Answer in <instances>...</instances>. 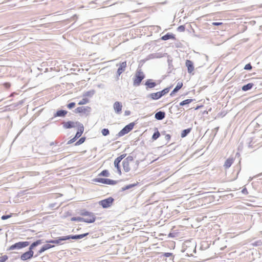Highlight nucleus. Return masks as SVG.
I'll return each instance as SVG.
<instances>
[{
	"label": "nucleus",
	"instance_id": "obj_1",
	"mask_svg": "<svg viewBox=\"0 0 262 262\" xmlns=\"http://www.w3.org/2000/svg\"><path fill=\"white\" fill-rule=\"evenodd\" d=\"M145 78V75L141 69H138L136 72L134 77L133 85L134 86H139L141 84L142 80Z\"/></svg>",
	"mask_w": 262,
	"mask_h": 262
},
{
	"label": "nucleus",
	"instance_id": "obj_2",
	"mask_svg": "<svg viewBox=\"0 0 262 262\" xmlns=\"http://www.w3.org/2000/svg\"><path fill=\"white\" fill-rule=\"evenodd\" d=\"M30 243L28 241L19 242L12 245L8 249V250H19L26 247L29 245Z\"/></svg>",
	"mask_w": 262,
	"mask_h": 262
},
{
	"label": "nucleus",
	"instance_id": "obj_3",
	"mask_svg": "<svg viewBox=\"0 0 262 262\" xmlns=\"http://www.w3.org/2000/svg\"><path fill=\"white\" fill-rule=\"evenodd\" d=\"M135 125V123L134 122H131L126 125L118 133L117 136L118 137H122L127 134L133 129Z\"/></svg>",
	"mask_w": 262,
	"mask_h": 262
},
{
	"label": "nucleus",
	"instance_id": "obj_4",
	"mask_svg": "<svg viewBox=\"0 0 262 262\" xmlns=\"http://www.w3.org/2000/svg\"><path fill=\"white\" fill-rule=\"evenodd\" d=\"M94 182H98L107 185H115L117 183L118 181L111 180L107 178H97L93 180Z\"/></svg>",
	"mask_w": 262,
	"mask_h": 262
},
{
	"label": "nucleus",
	"instance_id": "obj_5",
	"mask_svg": "<svg viewBox=\"0 0 262 262\" xmlns=\"http://www.w3.org/2000/svg\"><path fill=\"white\" fill-rule=\"evenodd\" d=\"M114 201V199L112 197H109L99 201V204L103 208H107L112 205Z\"/></svg>",
	"mask_w": 262,
	"mask_h": 262
},
{
	"label": "nucleus",
	"instance_id": "obj_6",
	"mask_svg": "<svg viewBox=\"0 0 262 262\" xmlns=\"http://www.w3.org/2000/svg\"><path fill=\"white\" fill-rule=\"evenodd\" d=\"M91 111V108L89 106H80L74 110L75 113H83L88 115Z\"/></svg>",
	"mask_w": 262,
	"mask_h": 262
},
{
	"label": "nucleus",
	"instance_id": "obj_7",
	"mask_svg": "<svg viewBox=\"0 0 262 262\" xmlns=\"http://www.w3.org/2000/svg\"><path fill=\"white\" fill-rule=\"evenodd\" d=\"M34 254V252L33 250H31L29 249V250L25 253H24L21 256H20V259L22 260H27L28 259H31L33 256Z\"/></svg>",
	"mask_w": 262,
	"mask_h": 262
},
{
	"label": "nucleus",
	"instance_id": "obj_8",
	"mask_svg": "<svg viewBox=\"0 0 262 262\" xmlns=\"http://www.w3.org/2000/svg\"><path fill=\"white\" fill-rule=\"evenodd\" d=\"M116 66H119V67L117 70V77H119L123 72L125 71L126 66H127L126 61H125L122 62L120 63L119 64H117Z\"/></svg>",
	"mask_w": 262,
	"mask_h": 262
},
{
	"label": "nucleus",
	"instance_id": "obj_9",
	"mask_svg": "<svg viewBox=\"0 0 262 262\" xmlns=\"http://www.w3.org/2000/svg\"><path fill=\"white\" fill-rule=\"evenodd\" d=\"M66 240H68V236L58 237L56 239H51L48 241H47V243L61 245V242Z\"/></svg>",
	"mask_w": 262,
	"mask_h": 262
},
{
	"label": "nucleus",
	"instance_id": "obj_10",
	"mask_svg": "<svg viewBox=\"0 0 262 262\" xmlns=\"http://www.w3.org/2000/svg\"><path fill=\"white\" fill-rule=\"evenodd\" d=\"M78 121L73 122L71 121H69L68 122H63V127L65 129H69L71 128L75 127L77 126V123Z\"/></svg>",
	"mask_w": 262,
	"mask_h": 262
},
{
	"label": "nucleus",
	"instance_id": "obj_11",
	"mask_svg": "<svg viewBox=\"0 0 262 262\" xmlns=\"http://www.w3.org/2000/svg\"><path fill=\"white\" fill-rule=\"evenodd\" d=\"M113 108L117 114H120L122 112V103L119 101L115 102L113 104Z\"/></svg>",
	"mask_w": 262,
	"mask_h": 262
},
{
	"label": "nucleus",
	"instance_id": "obj_12",
	"mask_svg": "<svg viewBox=\"0 0 262 262\" xmlns=\"http://www.w3.org/2000/svg\"><path fill=\"white\" fill-rule=\"evenodd\" d=\"M71 221H78V222H83L87 223H93L94 222V220L93 218L92 220H88L87 219H84L81 217H72L71 219Z\"/></svg>",
	"mask_w": 262,
	"mask_h": 262
},
{
	"label": "nucleus",
	"instance_id": "obj_13",
	"mask_svg": "<svg viewBox=\"0 0 262 262\" xmlns=\"http://www.w3.org/2000/svg\"><path fill=\"white\" fill-rule=\"evenodd\" d=\"M78 127V130L75 136V137L78 139L82 134L84 131V126L83 125L80 123L78 122L77 123V126H76Z\"/></svg>",
	"mask_w": 262,
	"mask_h": 262
},
{
	"label": "nucleus",
	"instance_id": "obj_14",
	"mask_svg": "<svg viewBox=\"0 0 262 262\" xmlns=\"http://www.w3.org/2000/svg\"><path fill=\"white\" fill-rule=\"evenodd\" d=\"M80 214L82 216H88L90 217L89 220H92L93 218L94 220V222L96 220V216H95L94 213L93 212L88 211L85 210H81V211L80 212ZM86 219L88 220H89L88 218H86Z\"/></svg>",
	"mask_w": 262,
	"mask_h": 262
},
{
	"label": "nucleus",
	"instance_id": "obj_15",
	"mask_svg": "<svg viewBox=\"0 0 262 262\" xmlns=\"http://www.w3.org/2000/svg\"><path fill=\"white\" fill-rule=\"evenodd\" d=\"M89 234V233L88 232H87V233H85L81 234L69 235H67V236H68V239H81V238H82L86 236Z\"/></svg>",
	"mask_w": 262,
	"mask_h": 262
},
{
	"label": "nucleus",
	"instance_id": "obj_16",
	"mask_svg": "<svg viewBox=\"0 0 262 262\" xmlns=\"http://www.w3.org/2000/svg\"><path fill=\"white\" fill-rule=\"evenodd\" d=\"M185 64L187 68L188 72L191 73L194 70L193 62L190 60H186Z\"/></svg>",
	"mask_w": 262,
	"mask_h": 262
},
{
	"label": "nucleus",
	"instance_id": "obj_17",
	"mask_svg": "<svg viewBox=\"0 0 262 262\" xmlns=\"http://www.w3.org/2000/svg\"><path fill=\"white\" fill-rule=\"evenodd\" d=\"M145 85L146 86V90H148V89L155 88L157 85V84L155 82L153 81L152 79H147L145 83Z\"/></svg>",
	"mask_w": 262,
	"mask_h": 262
},
{
	"label": "nucleus",
	"instance_id": "obj_18",
	"mask_svg": "<svg viewBox=\"0 0 262 262\" xmlns=\"http://www.w3.org/2000/svg\"><path fill=\"white\" fill-rule=\"evenodd\" d=\"M165 113L163 111H159L155 115V118L158 120H162L165 117Z\"/></svg>",
	"mask_w": 262,
	"mask_h": 262
},
{
	"label": "nucleus",
	"instance_id": "obj_19",
	"mask_svg": "<svg viewBox=\"0 0 262 262\" xmlns=\"http://www.w3.org/2000/svg\"><path fill=\"white\" fill-rule=\"evenodd\" d=\"M165 257H168L169 258V260H173L174 258V255L172 253L170 252L161 253L160 258L164 259Z\"/></svg>",
	"mask_w": 262,
	"mask_h": 262
},
{
	"label": "nucleus",
	"instance_id": "obj_20",
	"mask_svg": "<svg viewBox=\"0 0 262 262\" xmlns=\"http://www.w3.org/2000/svg\"><path fill=\"white\" fill-rule=\"evenodd\" d=\"M147 98H150L152 100H158L161 98V96L159 92L156 93H153L149 94L147 96Z\"/></svg>",
	"mask_w": 262,
	"mask_h": 262
},
{
	"label": "nucleus",
	"instance_id": "obj_21",
	"mask_svg": "<svg viewBox=\"0 0 262 262\" xmlns=\"http://www.w3.org/2000/svg\"><path fill=\"white\" fill-rule=\"evenodd\" d=\"M169 39H172L173 40L176 39L175 35L171 33H167L166 34L163 35L161 37V39L163 40H167Z\"/></svg>",
	"mask_w": 262,
	"mask_h": 262
},
{
	"label": "nucleus",
	"instance_id": "obj_22",
	"mask_svg": "<svg viewBox=\"0 0 262 262\" xmlns=\"http://www.w3.org/2000/svg\"><path fill=\"white\" fill-rule=\"evenodd\" d=\"M67 113H68V112L67 111L63 110H58L56 112V113L55 114H54V117H63L67 114Z\"/></svg>",
	"mask_w": 262,
	"mask_h": 262
},
{
	"label": "nucleus",
	"instance_id": "obj_23",
	"mask_svg": "<svg viewBox=\"0 0 262 262\" xmlns=\"http://www.w3.org/2000/svg\"><path fill=\"white\" fill-rule=\"evenodd\" d=\"M233 161H234V160L233 158H229L227 159L224 163V167L225 168H229L232 164Z\"/></svg>",
	"mask_w": 262,
	"mask_h": 262
},
{
	"label": "nucleus",
	"instance_id": "obj_24",
	"mask_svg": "<svg viewBox=\"0 0 262 262\" xmlns=\"http://www.w3.org/2000/svg\"><path fill=\"white\" fill-rule=\"evenodd\" d=\"M42 240L41 239H38V240H37L36 241L32 243L31 245L29 247V249L31 250H33V249L37 247V246H38L39 245H40L41 244H42Z\"/></svg>",
	"mask_w": 262,
	"mask_h": 262
},
{
	"label": "nucleus",
	"instance_id": "obj_25",
	"mask_svg": "<svg viewBox=\"0 0 262 262\" xmlns=\"http://www.w3.org/2000/svg\"><path fill=\"white\" fill-rule=\"evenodd\" d=\"M253 86H254L253 83H247V84L244 85L242 88V90L243 91L246 92V91L251 90Z\"/></svg>",
	"mask_w": 262,
	"mask_h": 262
},
{
	"label": "nucleus",
	"instance_id": "obj_26",
	"mask_svg": "<svg viewBox=\"0 0 262 262\" xmlns=\"http://www.w3.org/2000/svg\"><path fill=\"white\" fill-rule=\"evenodd\" d=\"M122 165H123V169L125 172H128L130 171V168L129 164L128 162H126L125 161H123Z\"/></svg>",
	"mask_w": 262,
	"mask_h": 262
},
{
	"label": "nucleus",
	"instance_id": "obj_27",
	"mask_svg": "<svg viewBox=\"0 0 262 262\" xmlns=\"http://www.w3.org/2000/svg\"><path fill=\"white\" fill-rule=\"evenodd\" d=\"M138 183L137 182L136 183H134V184H129V185H127L124 187H123L122 188H121V191H125L126 190H128V189H131L133 187H134L135 186H137L138 185Z\"/></svg>",
	"mask_w": 262,
	"mask_h": 262
},
{
	"label": "nucleus",
	"instance_id": "obj_28",
	"mask_svg": "<svg viewBox=\"0 0 262 262\" xmlns=\"http://www.w3.org/2000/svg\"><path fill=\"white\" fill-rule=\"evenodd\" d=\"M191 129L192 128H188L187 129H184L181 133V137L182 138L186 137L190 133Z\"/></svg>",
	"mask_w": 262,
	"mask_h": 262
},
{
	"label": "nucleus",
	"instance_id": "obj_29",
	"mask_svg": "<svg viewBox=\"0 0 262 262\" xmlns=\"http://www.w3.org/2000/svg\"><path fill=\"white\" fill-rule=\"evenodd\" d=\"M193 100H194V99H186V100H183L182 102H181L180 103L179 105L180 106H184V105H185L190 103Z\"/></svg>",
	"mask_w": 262,
	"mask_h": 262
},
{
	"label": "nucleus",
	"instance_id": "obj_30",
	"mask_svg": "<svg viewBox=\"0 0 262 262\" xmlns=\"http://www.w3.org/2000/svg\"><path fill=\"white\" fill-rule=\"evenodd\" d=\"M155 130L156 131L155 132L152 136V139L153 140H157L160 136V133L158 131V128H156Z\"/></svg>",
	"mask_w": 262,
	"mask_h": 262
},
{
	"label": "nucleus",
	"instance_id": "obj_31",
	"mask_svg": "<svg viewBox=\"0 0 262 262\" xmlns=\"http://www.w3.org/2000/svg\"><path fill=\"white\" fill-rule=\"evenodd\" d=\"M120 163V162H117V161H116L115 160L114 161V166L117 168V171H118V173L120 175H121V168H120V165H119Z\"/></svg>",
	"mask_w": 262,
	"mask_h": 262
},
{
	"label": "nucleus",
	"instance_id": "obj_32",
	"mask_svg": "<svg viewBox=\"0 0 262 262\" xmlns=\"http://www.w3.org/2000/svg\"><path fill=\"white\" fill-rule=\"evenodd\" d=\"M170 88L171 87L166 88L163 89V90L159 91V93H160V94L161 97L162 96H163L164 95H166V94H167L169 92Z\"/></svg>",
	"mask_w": 262,
	"mask_h": 262
},
{
	"label": "nucleus",
	"instance_id": "obj_33",
	"mask_svg": "<svg viewBox=\"0 0 262 262\" xmlns=\"http://www.w3.org/2000/svg\"><path fill=\"white\" fill-rule=\"evenodd\" d=\"M98 176L108 177L110 176L109 171L106 169L103 170L98 174Z\"/></svg>",
	"mask_w": 262,
	"mask_h": 262
},
{
	"label": "nucleus",
	"instance_id": "obj_34",
	"mask_svg": "<svg viewBox=\"0 0 262 262\" xmlns=\"http://www.w3.org/2000/svg\"><path fill=\"white\" fill-rule=\"evenodd\" d=\"M85 140V137H81V138H80L79 139L78 141H77L75 143V146H78V145H79L81 144H82Z\"/></svg>",
	"mask_w": 262,
	"mask_h": 262
},
{
	"label": "nucleus",
	"instance_id": "obj_35",
	"mask_svg": "<svg viewBox=\"0 0 262 262\" xmlns=\"http://www.w3.org/2000/svg\"><path fill=\"white\" fill-rule=\"evenodd\" d=\"M94 93L95 91L94 90L87 91L83 94V96L86 97H91L94 94Z\"/></svg>",
	"mask_w": 262,
	"mask_h": 262
},
{
	"label": "nucleus",
	"instance_id": "obj_36",
	"mask_svg": "<svg viewBox=\"0 0 262 262\" xmlns=\"http://www.w3.org/2000/svg\"><path fill=\"white\" fill-rule=\"evenodd\" d=\"M183 86L182 82H178L176 85V86L174 88V91H176L177 93L179 91L180 89H181V88Z\"/></svg>",
	"mask_w": 262,
	"mask_h": 262
},
{
	"label": "nucleus",
	"instance_id": "obj_37",
	"mask_svg": "<svg viewBox=\"0 0 262 262\" xmlns=\"http://www.w3.org/2000/svg\"><path fill=\"white\" fill-rule=\"evenodd\" d=\"M89 102V99L88 98H83L81 100H80L78 104V105H83L88 103Z\"/></svg>",
	"mask_w": 262,
	"mask_h": 262
},
{
	"label": "nucleus",
	"instance_id": "obj_38",
	"mask_svg": "<svg viewBox=\"0 0 262 262\" xmlns=\"http://www.w3.org/2000/svg\"><path fill=\"white\" fill-rule=\"evenodd\" d=\"M101 133L104 136H106L109 135L110 131L107 128H103L101 130Z\"/></svg>",
	"mask_w": 262,
	"mask_h": 262
},
{
	"label": "nucleus",
	"instance_id": "obj_39",
	"mask_svg": "<svg viewBox=\"0 0 262 262\" xmlns=\"http://www.w3.org/2000/svg\"><path fill=\"white\" fill-rule=\"evenodd\" d=\"M53 247H54V245H52L49 244H47L44 245L42 247L46 251V250H48L51 248H53Z\"/></svg>",
	"mask_w": 262,
	"mask_h": 262
},
{
	"label": "nucleus",
	"instance_id": "obj_40",
	"mask_svg": "<svg viewBox=\"0 0 262 262\" xmlns=\"http://www.w3.org/2000/svg\"><path fill=\"white\" fill-rule=\"evenodd\" d=\"M185 30V27L184 25H181L177 28V31L180 32H184Z\"/></svg>",
	"mask_w": 262,
	"mask_h": 262
},
{
	"label": "nucleus",
	"instance_id": "obj_41",
	"mask_svg": "<svg viewBox=\"0 0 262 262\" xmlns=\"http://www.w3.org/2000/svg\"><path fill=\"white\" fill-rule=\"evenodd\" d=\"M8 257L6 255L2 256V257H0V262H5L8 259Z\"/></svg>",
	"mask_w": 262,
	"mask_h": 262
},
{
	"label": "nucleus",
	"instance_id": "obj_42",
	"mask_svg": "<svg viewBox=\"0 0 262 262\" xmlns=\"http://www.w3.org/2000/svg\"><path fill=\"white\" fill-rule=\"evenodd\" d=\"M134 160L133 157L131 156H128L126 159H125L123 161H125L127 162H132Z\"/></svg>",
	"mask_w": 262,
	"mask_h": 262
},
{
	"label": "nucleus",
	"instance_id": "obj_43",
	"mask_svg": "<svg viewBox=\"0 0 262 262\" xmlns=\"http://www.w3.org/2000/svg\"><path fill=\"white\" fill-rule=\"evenodd\" d=\"M12 216V214H6V215H3L2 217H1V219L2 220H7L8 219H9L10 217H11Z\"/></svg>",
	"mask_w": 262,
	"mask_h": 262
},
{
	"label": "nucleus",
	"instance_id": "obj_44",
	"mask_svg": "<svg viewBox=\"0 0 262 262\" xmlns=\"http://www.w3.org/2000/svg\"><path fill=\"white\" fill-rule=\"evenodd\" d=\"M252 67L250 63H249L246 64L244 67V69L246 70H250L252 69Z\"/></svg>",
	"mask_w": 262,
	"mask_h": 262
},
{
	"label": "nucleus",
	"instance_id": "obj_45",
	"mask_svg": "<svg viewBox=\"0 0 262 262\" xmlns=\"http://www.w3.org/2000/svg\"><path fill=\"white\" fill-rule=\"evenodd\" d=\"M126 155H122L120 156L117 157L115 160L117 161V162H121V160L125 157Z\"/></svg>",
	"mask_w": 262,
	"mask_h": 262
},
{
	"label": "nucleus",
	"instance_id": "obj_46",
	"mask_svg": "<svg viewBox=\"0 0 262 262\" xmlns=\"http://www.w3.org/2000/svg\"><path fill=\"white\" fill-rule=\"evenodd\" d=\"M126 155H122L120 156L117 157L115 160L117 161V162H121V160L125 157Z\"/></svg>",
	"mask_w": 262,
	"mask_h": 262
},
{
	"label": "nucleus",
	"instance_id": "obj_47",
	"mask_svg": "<svg viewBox=\"0 0 262 262\" xmlns=\"http://www.w3.org/2000/svg\"><path fill=\"white\" fill-rule=\"evenodd\" d=\"M45 250L43 249L42 247L38 251L37 253L34 256L35 257H37L39 256L41 253L45 252Z\"/></svg>",
	"mask_w": 262,
	"mask_h": 262
},
{
	"label": "nucleus",
	"instance_id": "obj_48",
	"mask_svg": "<svg viewBox=\"0 0 262 262\" xmlns=\"http://www.w3.org/2000/svg\"><path fill=\"white\" fill-rule=\"evenodd\" d=\"M75 106V102H71L68 104V107L69 109H71L73 108Z\"/></svg>",
	"mask_w": 262,
	"mask_h": 262
},
{
	"label": "nucleus",
	"instance_id": "obj_49",
	"mask_svg": "<svg viewBox=\"0 0 262 262\" xmlns=\"http://www.w3.org/2000/svg\"><path fill=\"white\" fill-rule=\"evenodd\" d=\"M77 139V138H76L75 137H74V138H73L72 139H71L68 142L67 144H72V143L74 142Z\"/></svg>",
	"mask_w": 262,
	"mask_h": 262
},
{
	"label": "nucleus",
	"instance_id": "obj_50",
	"mask_svg": "<svg viewBox=\"0 0 262 262\" xmlns=\"http://www.w3.org/2000/svg\"><path fill=\"white\" fill-rule=\"evenodd\" d=\"M165 140H167V142H168L171 138V136L169 134H166L165 135Z\"/></svg>",
	"mask_w": 262,
	"mask_h": 262
},
{
	"label": "nucleus",
	"instance_id": "obj_51",
	"mask_svg": "<svg viewBox=\"0 0 262 262\" xmlns=\"http://www.w3.org/2000/svg\"><path fill=\"white\" fill-rule=\"evenodd\" d=\"M242 192L244 194H247L248 193V190L246 188L243 189Z\"/></svg>",
	"mask_w": 262,
	"mask_h": 262
},
{
	"label": "nucleus",
	"instance_id": "obj_52",
	"mask_svg": "<svg viewBox=\"0 0 262 262\" xmlns=\"http://www.w3.org/2000/svg\"><path fill=\"white\" fill-rule=\"evenodd\" d=\"M130 112L128 110H126L124 112V115L125 116H129V115H130Z\"/></svg>",
	"mask_w": 262,
	"mask_h": 262
},
{
	"label": "nucleus",
	"instance_id": "obj_53",
	"mask_svg": "<svg viewBox=\"0 0 262 262\" xmlns=\"http://www.w3.org/2000/svg\"><path fill=\"white\" fill-rule=\"evenodd\" d=\"M222 24V23L220 22H214L212 23V25L214 26H219Z\"/></svg>",
	"mask_w": 262,
	"mask_h": 262
},
{
	"label": "nucleus",
	"instance_id": "obj_54",
	"mask_svg": "<svg viewBox=\"0 0 262 262\" xmlns=\"http://www.w3.org/2000/svg\"><path fill=\"white\" fill-rule=\"evenodd\" d=\"M4 85H5V86L7 88H9L10 86V84L9 83H5L4 84Z\"/></svg>",
	"mask_w": 262,
	"mask_h": 262
},
{
	"label": "nucleus",
	"instance_id": "obj_55",
	"mask_svg": "<svg viewBox=\"0 0 262 262\" xmlns=\"http://www.w3.org/2000/svg\"><path fill=\"white\" fill-rule=\"evenodd\" d=\"M177 93V92H176V91H174V90H173V91L170 93V95L171 96H173V95H174L175 93Z\"/></svg>",
	"mask_w": 262,
	"mask_h": 262
},
{
	"label": "nucleus",
	"instance_id": "obj_56",
	"mask_svg": "<svg viewBox=\"0 0 262 262\" xmlns=\"http://www.w3.org/2000/svg\"><path fill=\"white\" fill-rule=\"evenodd\" d=\"M56 203H54V204H50V207H51V208H53V207H55L56 206Z\"/></svg>",
	"mask_w": 262,
	"mask_h": 262
},
{
	"label": "nucleus",
	"instance_id": "obj_57",
	"mask_svg": "<svg viewBox=\"0 0 262 262\" xmlns=\"http://www.w3.org/2000/svg\"><path fill=\"white\" fill-rule=\"evenodd\" d=\"M161 134H162V135H166L165 134V132H162Z\"/></svg>",
	"mask_w": 262,
	"mask_h": 262
},
{
	"label": "nucleus",
	"instance_id": "obj_58",
	"mask_svg": "<svg viewBox=\"0 0 262 262\" xmlns=\"http://www.w3.org/2000/svg\"><path fill=\"white\" fill-rule=\"evenodd\" d=\"M2 230V229H0V231Z\"/></svg>",
	"mask_w": 262,
	"mask_h": 262
}]
</instances>
